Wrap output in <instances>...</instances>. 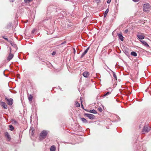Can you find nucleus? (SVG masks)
<instances>
[{"mask_svg": "<svg viewBox=\"0 0 151 151\" xmlns=\"http://www.w3.org/2000/svg\"><path fill=\"white\" fill-rule=\"evenodd\" d=\"M84 115L91 119H93L95 118L94 115L91 114L85 113L84 114Z\"/></svg>", "mask_w": 151, "mask_h": 151, "instance_id": "nucleus-6", "label": "nucleus"}, {"mask_svg": "<svg viewBox=\"0 0 151 151\" xmlns=\"http://www.w3.org/2000/svg\"><path fill=\"white\" fill-rule=\"evenodd\" d=\"M11 44L14 47H16V45L15 44L13 43H11Z\"/></svg>", "mask_w": 151, "mask_h": 151, "instance_id": "nucleus-27", "label": "nucleus"}, {"mask_svg": "<svg viewBox=\"0 0 151 151\" xmlns=\"http://www.w3.org/2000/svg\"><path fill=\"white\" fill-rule=\"evenodd\" d=\"M4 135L5 137L6 138L7 141H9L11 139V137L10 135L9 134V133L6 132L4 133Z\"/></svg>", "mask_w": 151, "mask_h": 151, "instance_id": "nucleus-7", "label": "nucleus"}, {"mask_svg": "<svg viewBox=\"0 0 151 151\" xmlns=\"http://www.w3.org/2000/svg\"><path fill=\"white\" fill-rule=\"evenodd\" d=\"M109 11V9L108 8L107 9L104 13V18H105Z\"/></svg>", "mask_w": 151, "mask_h": 151, "instance_id": "nucleus-17", "label": "nucleus"}, {"mask_svg": "<svg viewBox=\"0 0 151 151\" xmlns=\"http://www.w3.org/2000/svg\"><path fill=\"white\" fill-rule=\"evenodd\" d=\"M13 54L11 53H10L7 57V60L9 61L13 58Z\"/></svg>", "mask_w": 151, "mask_h": 151, "instance_id": "nucleus-11", "label": "nucleus"}, {"mask_svg": "<svg viewBox=\"0 0 151 151\" xmlns=\"http://www.w3.org/2000/svg\"><path fill=\"white\" fill-rule=\"evenodd\" d=\"M56 150V147L54 145L52 146L50 148V151H55Z\"/></svg>", "mask_w": 151, "mask_h": 151, "instance_id": "nucleus-18", "label": "nucleus"}, {"mask_svg": "<svg viewBox=\"0 0 151 151\" xmlns=\"http://www.w3.org/2000/svg\"><path fill=\"white\" fill-rule=\"evenodd\" d=\"M83 76L85 78H88L89 76V73L87 71L84 72L83 73Z\"/></svg>", "mask_w": 151, "mask_h": 151, "instance_id": "nucleus-13", "label": "nucleus"}, {"mask_svg": "<svg viewBox=\"0 0 151 151\" xmlns=\"http://www.w3.org/2000/svg\"><path fill=\"white\" fill-rule=\"evenodd\" d=\"M12 52L11 49V48H10V53H11V52Z\"/></svg>", "mask_w": 151, "mask_h": 151, "instance_id": "nucleus-38", "label": "nucleus"}, {"mask_svg": "<svg viewBox=\"0 0 151 151\" xmlns=\"http://www.w3.org/2000/svg\"><path fill=\"white\" fill-rule=\"evenodd\" d=\"M9 130L11 131H12L14 129V127L12 125H9Z\"/></svg>", "mask_w": 151, "mask_h": 151, "instance_id": "nucleus-21", "label": "nucleus"}, {"mask_svg": "<svg viewBox=\"0 0 151 151\" xmlns=\"http://www.w3.org/2000/svg\"><path fill=\"white\" fill-rule=\"evenodd\" d=\"M89 49V47H88L87 49L85 50V51L83 52V53L82 54L81 56V58H82L83 57V56L86 54L88 51Z\"/></svg>", "mask_w": 151, "mask_h": 151, "instance_id": "nucleus-10", "label": "nucleus"}, {"mask_svg": "<svg viewBox=\"0 0 151 151\" xmlns=\"http://www.w3.org/2000/svg\"><path fill=\"white\" fill-rule=\"evenodd\" d=\"M137 37L139 39L142 40L144 39L145 36L144 34L142 33H138L137 35Z\"/></svg>", "mask_w": 151, "mask_h": 151, "instance_id": "nucleus-5", "label": "nucleus"}, {"mask_svg": "<svg viewBox=\"0 0 151 151\" xmlns=\"http://www.w3.org/2000/svg\"><path fill=\"white\" fill-rule=\"evenodd\" d=\"M15 0H9L11 2H13Z\"/></svg>", "mask_w": 151, "mask_h": 151, "instance_id": "nucleus-37", "label": "nucleus"}, {"mask_svg": "<svg viewBox=\"0 0 151 151\" xmlns=\"http://www.w3.org/2000/svg\"><path fill=\"white\" fill-rule=\"evenodd\" d=\"M33 97L31 95H30V96L28 97V100L29 101H32V99Z\"/></svg>", "mask_w": 151, "mask_h": 151, "instance_id": "nucleus-24", "label": "nucleus"}, {"mask_svg": "<svg viewBox=\"0 0 151 151\" xmlns=\"http://www.w3.org/2000/svg\"><path fill=\"white\" fill-rule=\"evenodd\" d=\"M117 35L121 41H123L124 40V37L122 35L121 33H118Z\"/></svg>", "mask_w": 151, "mask_h": 151, "instance_id": "nucleus-12", "label": "nucleus"}, {"mask_svg": "<svg viewBox=\"0 0 151 151\" xmlns=\"http://www.w3.org/2000/svg\"><path fill=\"white\" fill-rule=\"evenodd\" d=\"M134 1L137 2L139 1V0H132Z\"/></svg>", "mask_w": 151, "mask_h": 151, "instance_id": "nucleus-36", "label": "nucleus"}, {"mask_svg": "<svg viewBox=\"0 0 151 151\" xmlns=\"http://www.w3.org/2000/svg\"><path fill=\"white\" fill-rule=\"evenodd\" d=\"M32 1V0H24V2L26 4L29 3Z\"/></svg>", "mask_w": 151, "mask_h": 151, "instance_id": "nucleus-25", "label": "nucleus"}, {"mask_svg": "<svg viewBox=\"0 0 151 151\" xmlns=\"http://www.w3.org/2000/svg\"><path fill=\"white\" fill-rule=\"evenodd\" d=\"M150 127L147 126H145L143 128L142 132V134L147 133L150 130Z\"/></svg>", "mask_w": 151, "mask_h": 151, "instance_id": "nucleus-3", "label": "nucleus"}, {"mask_svg": "<svg viewBox=\"0 0 151 151\" xmlns=\"http://www.w3.org/2000/svg\"><path fill=\"white\" fill-rule=\"evenodd\" d=\"M89 112L93 114H96L97 113V111L94 109L90 110V111H89Z\"/></svg>", "mask_w": 151, "mask_h": 151, "instance_id": "nucleus-20", "label": "nucleus"}, {"mask_svg": "<svg viewBox=\"0 0 151 151\" xmlns=\"http://www.w3.org/2000/svg\"><path fill=\"white\" fill-rule=\"evenodd\" d=\"M111 0H108L107 2L108 4H109L111 2Z\"/></svg>", "mask_w": 151, "mask_h": 151, "instance_id": "nucleus-32", "label": "nucleus"}, {"mask_svg": "<svg viewBox=\"0 0 151 151\" xmlns=\"http://www.w3.org/2000/svg\"><path fill=\"white\" fill-rule=\"evenodd\" d=\"M110 93H111V92H107L104 94V95L103 96L105 97V96H107V95L109 94Z\"/></svg>", "mask_w": 151, "mask_h": 151, "instance_id": "nucleus-26", "label": "nucleus"}, {"mask_svg": "<svg viewBox=\"0 0 151 151\" xmlns=\"http://www.w3.org/2000/svg\"><path fill=\"white\" fill-rule=\"evenodd\" d=\"M131 55H133L134 57L137 56V53L134 52H131Z\"/></svg>", "mask_w": 151, "mask_h": 151, "instance_id": "nucleus-19", "label": "nucleus"}, {"mask_svg": "<svg viewBox=\"0 0 151 151\" xmlns=\"http://www.w3.org/2000/svg\"><path fill=\"white\" fill-rule=\"evenodd\" d=\"M128 32V29H127L126 30H125L124 31V33H127Z\"/></svg>", "mask_w": 151, "mask_h": 151, "instance_id": "nucleus-31", "label": "nucleus"}, {"mask_svg": "<svg viewBox=\"0 0 151 151\" xmlns=\"http://www.w3.org/2000/svg\"><path fill=\"white\" fill-rule=\"evenodd\" d=\"M151 6L149 3L145 4L143 6V9L144 12H147L149 11Z\"/></svg>", "mask_w": 151, "mask_h": 151, "instance_id": "nucleus-2", "label": "nucleus"}, {"mask_svg": "<svg viewBox=\"0 0 151 151\" xmlns=\"http://www.w3.org/2000/svg\"><path fill=\"white\" fill-rule=\"evenodd\" d=\"M66 43V41H64L60 45H63L64 44H65Z\"/></svg>", "mask_w": 151, "mask_h": 151, "instance_id": "nucleus-34", "label": "nucleus"}, {"mask_svg": "<svg viewBox=\"0 0 151 151\" xmlns=\"http://www.w3.org/2000/svg\"><path fill=\"white\" fill-rule=\"evenodd\" d=\"M140 42L144 46L148 47H150L149 45L144 40H140Z\"/></svg>", "mask_w": 151, "mask_h": 151, "instance_id": "nucleus-15", "label": "nucleus"}, {"mask_svg": "<svg viewBox=\"0 0 151 151\" xmlns=\"http://www.w3.org/2000/svg\"><path fill=\"white\" fill-rule=\"evenodd\" d=\"M75 104L76 106L77 107H79L80 106V104L78 102H76Z\"/></svg>", "mask_w": 151, "mask_h": 151, "instance_id": "nucleus-23", "label": "nucleus"}, {"mask_svg": "<svg viewBox=\"0 0 151 151\" xmlns=\"http://www.w3.org/2000/svg\"><path fill=\"white\" fill-rule=\"evenodd\" d=\"M0 103L1 106L4 109H7V106L5 102L1 101L0 102Z\"/></svg>", "mask_w": 151, "mask_h": 151, "instance_id": "nucleus-8", "label": "nucleus"}, {"mask_svg": "<svg viewBox=\"0 0 151 151\" xmlns=\"http://www.w3.org/2000/svg\"><path fill=\"white\" fill-rule=\"evenodd\" d=\"M73 53L74 54H75L76 53V50L75 49V48H73Z\"/></svg>", "mask_w": 151, "mask_h": 151, "instance_id": "nucleus-33", "label": "nucleus"}, {"mask_svg": "<svg viewBox=\"0 0 151 151\" xmlns=\"http://www.w3.org/2000/svg\"><path fill=\"white\" fill-rule=\"evenodd\" d=\"M124 53L127 56L129 54V49L127 48H125L123 50Z\"/></svg>", "mask_w": 151, "mask_h": 151, "instance_id": "nucleus-14", "label": "nucleus"}, {"mask_svg": "<svg viewBox=\"0 0 151 151\" xmlns=\"http://www.w3.org/2000/svg\"><path fill=\"white\" fill-rule=\"evenodd\" d=\"M98 110L99 111V112H101L102 111V109L101 108V107H99V108H98Z\"/></svg>", "mask_w": 151, "mask_h": 151, "instance_id": "nucleus-28", "label": "nucleus"}, {"mask_svg": "<svg viewBox=\"0 0 151 151\" xmlns=\"http://www.w3.org/2000/svg\"><path fill=\"white\" fill-rule=\"evenodd\" d=\"M5 36H3L2 37L3 38L5 39L7 41H8L9 40H8V39L6 38H5Z\"/></svg>", "mask_w": 151, "mask_h": 151, "instance_id": "nucleus-30", "label": "nucleus"}, {"mask_svg": "<svg viewBox=\"0 0 151 151\" xmlns=\"http://www.w3.org/2000/svg\"><path fill=\"white\" fill-rule=\"evenodd\" d=\"M82 102L81 101V107L83 109H84V107H83V105L82 104Z\"/></svg>", "mask_w": 151, "mask_h": 151, "instance_id": "nucleus-29", "label": "nucleus"}, {"mask_svg": "<svg viewBox=\"0 0 151 151\" xmlns=\"http://www.w3.org/2000/svg\"><path fill=\"white\" fill-rule=\"evenodd\" d=\"M55 9L54 8V6H49L47 8V11L49 12H50L51 11H54Z\"/></svg>", "mask_w": 151, "mask_h": 151, "instance_id": "nucleus-9", "label": "nucleus"}, {"mask_svg": "<svg viewBox=\"0 0 151 151\" xmlns=\"http://www.w3.org/2000/svg\"><path fill=\"white\" fill-rule=\"evenodd\" d=\"M48 134V132L46 130H43L40 134V138L43 139H45Z\"/></svg>", "mask_w": 151, "mask_h": 151, "instance_id": "nucleus-1", "label": "nucleus"}, {"mask_svg": "<svg viewBox=\"0 0 151 151\" xmlns=\"http://www.w3.org/2000/svg\"><path fill=\"white\" fill-rule=\"evenodd\" d=\"M15 122L16 123V122H17L16 121H15Z\"/></svg>", "mask_w": 151, "mask_h": 151, "instance_id": "nucleus-40", "label": "nucleus"}, {"mask_svg": "<svg viewBox=\"0 0 151 151\" xmlns=\"http://www.w3.org/2000/svg\"><path fill=\"white\" fill-rule=\"evenodd\" d=\"M5 99L6 101L7 104L9 105H11L13 103V100L12 99L8 98L7 97H5Z\"/></svg>", "mask_w": 151, "mask_h": 151, "instance_id": "nucleus-4", "label": "nucleus"}, {"mask_svg": "<svg viewBox=\"0 0 151 151\" xmlns=\"http://www.w3.org/2000/svg\"><path fill=\"white\" fill-rule=\"evenodd\" d=\"M80 119L83 123H86L88 122L87 120L84 118L81 117Z\"/></svg>", "mask_w": 151, "mask_h": 151, "instance_id": "nucleus-16", "label": "nucleus"}, {"mask_svg": "<svg viewBox=\"0 0 151 151\" xmlns=\"http://www.w3.org/2000/svg\"><path fill=\"white\" fill-rule=\"evenodd\" d=\"M55 53H56L54 51L52 53V55H55Z\"/></svg>", "mask_w": 151, "mask_h": 151, "instance_id": "nucleus-35", "label": "nucleus"}, {"mask_svg": "<svg viewBox=\"0 0 151 151\" xmlns=\"http://www.w3.org/2000/svg\"><path fill=\"white\" fill-rule=\"evenodd\" d=\"M35 29H34L32 31V33H33L35 32Z\"/></svg>", "mask_w": 151, "mask_h": 151, "instance_id": "nucleus-39", "label": "nucleus"}, {"mask_svg": "<svg viewBox=\"0 0 151 151\" xmlns=\"http://www.w3.org/2000/svg\"><path fill=\"white\" fill-rule=\"evenodd\" d=\"M112 72L113 73V76L115 78L116 81H117V77L116 75V73L113 71H112Z\"/></svg>", "mask_w": 151, "mask_h": 151, "instance_id": "nucleus-22", "label": "nucleus"}]
</instances>
